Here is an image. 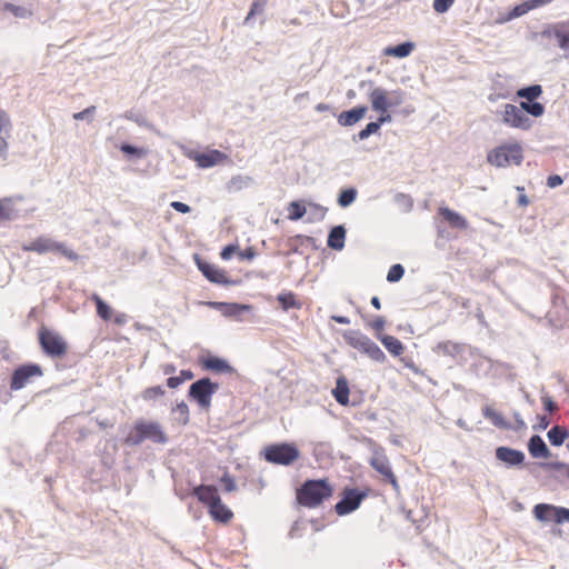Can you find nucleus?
Masks as SVG:
<instances>
[{
    "label": "nucleus",
    "mask_w": 569,
    "mask_h": 569,
    "mask_svg": "<svg viewBox=\"0 0 569 569\" xmlns=\"http://www.w3.org/2000/svg\"><path fill=\"white\" fill-rule=\"evenodd\" d=\"M502 122L509 127L522 130H529L533 121L520 109L512 103L505 104Z\"/></svg>",
    "instance_id": "9d476101"
},
{
    "label": "nucleus",
    "mask_w": 569,
    "mask_h": 569,
    "mask_svg": "<svg viewBox=\"0 0 569 569\" xmlns=\"http://www.w3.org/2000/svg\"><path fill=\"white\" fill-rule=\"evenodd\" d=\"M144 441L141 432L139 430H136L133 432H130L127 438L124 439V443L130 447L139 446Z\"/></svg>",
    "instance_id": "13d9d810"
},
{
    "label": "nucleus",
    "mask_w": 569,
    "mask_h": 569,
    "mask_svg": "<svg viewBox=\"0 0 569 569\" xmlns=\"http://www.w3.org/2000/svg\"><path fill=\"white\" fill-rule=\"evenodd\" d=\"M39 342L43 352L52 358H60L67 351V343L56 332L42 328L39 332Z\"/></svg>",
    "instance_id": "423d86ee"
},
{
    "label": "nucleus",
    "mask_w": 569,
    "mask_h": 569,
    "mask_svg": "<svg viewBox=\"0 0 569 569\" xmlns=\"http://www.w3.org/2000/svg\"><path fill=\"white\" fill-rule=\"evenodd\" d=\"M94 112H96V107L94 106H90V107L83 109L80 112L73 113L72 117H73L74 120H87L88 122H91Z\"/></svg>",
    "instance_id": "6e6d98bb"
},
{
    "label": "nucleus",
    "mask_w": 569,
    "mask_h": 569,
    "mask_svg": "<svg viewBox=\"0 0 569 569\" xmlns=\"http://www.w3.org/2000/svg\"><path fill=\"white\" fill-rule=\"evenodd\" d=\"M346 228L342 224L330 229L327 246L332 250H342L345 248Z\"/></svg>",
    "instance_id": "412c9836"
},
{
    "label": "nucleus",
    "mask_w": 569,
    "mask_h": 569,
    "mask_svg": "<svg viewBox=\"0 0 569 569\" xmlns=\"http://www.w3.org/2000/svg\"><path fill=\"white\" fill-rule=\"evenodd\" d=\"M495 457L506 468H521L526 460L523 451L507 446L497 447L495 450Z\"/></svg>",
    "instance_id": "9b49d317"
},
{
    "label": "nucleus",
    "mask_w": 569,
    "mask_h": 569,
    "mask_svg": "<svg viewBox=\"0 0 569 569\" xmlns=\"http://www.w3.org/2000/svg\"><path fill=\"white\" fill-rule=\"evenodd\" d=\"M377 339L393 357H398L403 352V345L396 337L390 335L377 333Z\"/></svg>",
    "instance_id": "bb28decb"
},
{
    "label": "nucleus",
    "mask_w": 569,
    "mask_h": 569,
    "mask_svg": "<svg viewBox=\"0 0 569 569\" xmlns=\"http://www.w3.org/2000/svg\"><path fill=\"white\" fill-rule=\"evenodd\" d=\"M120 151L123 152L127 156L134 157V158H142L147 154V151L143 148L136 147L133 144L123 142L120 144Z\"/></svg>",
    "instance_id": "a18cd8bd"
},
{
    "label": "nucleus",
    "mask_w": 569,
    "mask_h": 569,
    "mask_svg": "<svg viewBox=\"0 0 569 569\" xmlns=\"http://www.w3.org/2000/svg\"><path fill=\"white\" fill-rule=\"evenodd\" d=\"M220 482L223 486V490L226 492H232L237 490V485L233 478L228 472H224L222 475V477L220 478Z\"/></svg>",
    "instance_id": "052dcab7"
},
{
    "label": "nucleus",
    "mask_w": 569,
    "mask_h": 569,
    "mask_svg": "<svg viewBox=\"0 0 569 569\" xmlns=\"http://www.w3.org/2000/svg\"><path fill=\"white\" fill-rule=\"evenodd\" d=\"M202 366L206 370L214 372L231 373L234 370L227 360L216 356H209L203 359Z\"/></svg>",
    "instance_id": "b1692460"
},
{
    "label": "nucleus",
    "mask_w": 569,
    "mask_h": 569,
    "mask_svg": "<svg viewBox=\"0 0 569 569\" xmlns=\"http://www.w3.org/2000/svg\"><path fill=\"white\" fill-rule=\"evenodd\" d=\"M405 274V268L400 263L392 264L387 273L388 282H397Z\"/></svg>",
    "instance_id": "864d4df0"
},
{
    "label": "nucleus",
    "mask_w": 569,
    "mask_h": 569,
    "mask_svg": "<svg viewBox=\"0 0 569 569\" xmlns=\"http://www.w3.org/2000/svg\"><path fill=\"white\" fill-rule=\"evenodd\" d=\"M10 129H11V123L10 124H1L0 126V152L2 154H4L7 149H8V143H7V140H6V136L9 134Z\"/></svg>",
    "instance_id": "680f3d73"
},
{
    "label": "nucleus",
    "mask_w": 569,
    "mask_h": 569,
    "mask_svg": "<svg viewBox=\"0 0 569 569\" xmlns=\"http://www.w3.org/2000/svg\"><path fill=\"white\" fill-rule=\"evenodd\" d=\"M92 300L96 305L98 316L103 320L110 319V316H111L110 306L107 302H104L102 300V298L100 296H98L97 293L92 295Z\"/></svg>",
    "instance_id": "ea45409f"
},
{
    "label": "nucleus",
    "mask_w": 569,
    "mask_h": 569,
    "mask_svg": "<svg viewBox=\"0 0 569 569\" xmlns=\"http://www.w3.org/2000/svg\"><path fill=\"white\" fill-rule=\"evenodd\" d=\"M42 375V369L37 363L19 366L13 370L11 375L10 389L20 390L30 381L32 377H41Z\"/></svg>",
    "instance_id": "6e6552de"
},
{
    "label": "nucleus",
    "mask_w": 569,
    "mask_h": 569,
    "mask_svg": "<svg viewBox=\"0 0 569 569\" xmlns=\"http://www.w3.org/2000/svg\"><path fill=\"white\" fill-rule=\"evenodd\" d=\"M523 159L522 148L519 143L502 144L492 149L487 160L490 164L503 168L510 164H520Z\"/></svg>",
    "instance_id": "7ed1b4c3"
},
{
    "label": "nucleus",
    "mask_w": 569,
    "mask_h": 569,
    "mask_svg": "<svg viewBox=\"0 0 569 569\" xmlns=\"http://www.w3.org/2000/svg\"><path fill=\"white\" fill-rule=\"evenodd\" d=\"M277 301L283 311L301 308V302L297 301L296 295L291 291L279 293L277 296Z\"/></svg>",
    "instance_id": "2f4dec72"
},
{
    "label": "nucleus",
    "mask_w": 569,
    "mask_h": 569,
    "mask_svg": "<svg viewBox=\"0 0 569 569\" xmlns=\"http://www.w3.org/2000/svg\"><path fill=\"white\" fill-rule=\"evenodd\" d=\"M192 496H194L201 503L210 508L213 503L219 501L220 496L218 489L212 485H199L192 489Z\"/></svg>",
    "instance_id": "f3484780"
},
{
    "label": "nucleus",
    "mask_w": 569,
    "mask_h": 569,
    "mask_svg": "<svg viewBox=\"0 0 569 569\" xmlns=\"http://www.w3.org/2000/svg\"><path fill=\"white\" fill-rule=\"evenodd\" d=\"M541 400H542L543 409L548 413L552 415L553 412H556L558 410V406L551 399V397H549L548 395L542 396Z\"/></svg>",
    "instance_id": "e2e57ef3"
},
{
    "label": "nucleus",
    "mask_w": 569,
    "mask_h": 569,
    "mask_svg": "<svg viewBox=\"0 0 569 569\" xmlns=\"http://www.w3.org/2000/svg\"><path fill=\"white\" fill-rule=\"evenodd\" d=\"M237 250H238L237 244H228L221 250L220 257L223 260H228L237 252Z\"/></svg>",
    "instance_id": "0e129e2a"
},
{
    "label": "nucleus",
    "mask_w": 569,
    "mask_h": 569,
    "mask_svg": "<svg viewBox=\"0 0 569 569\" xmlns=\"http://www.w3.org/2000/svg\"><path fill=\"white\" fill-rule=\"evenodd\" d=\"M134 429L141 432L144 440L148 439L154 443L161 445L168 441V437L157 421H137Z\"/></svg>",
    "instance_id": "ddd939ff"
},
{
    "label": "nucleus",
    "mask_w": 569,
    "mask_h": 569,
    "mask_svg": "<svg viewBox=\"0 0 569 569\" xmlns=\"http://www.w3.org/2000/svg\"><path fill=\"white\" fill-rule=\"evenodd\" d=\"M240 260H252L256 257V251L252 247H248L238 253Z\"/></svg>",
    "instance_id": "338daca9"
},
{
    "label": "nucleus",
    "mask_w": 569,
    "mask_h": 569,
    "mask_svg": "<svg viewBox=\"0 0 569 569\" xmlns=\"http://www.w3.org/2000/svg\"><path fill=\"white\" fill-rule=\"evenodd\" d=\"M482 416L499 429L511 430L512 428V425L507 421L501 413L497 412L490 406H485L482 408Z\"/></svg>",
    "instance_id": "a878e982"
},
{
    "label": "nucleus",
    "mask_w": 569,
    "mask_h": 569,
    "mask_svg": "<svg viewBox=\"0 0 569 569\" xmlns=\"http://www.w3.org/2000/svg\"><path fill=\"white\" fill-rule=\"evenodd\" d=\"M197 162L199 168H211L224 160H228V156L217 149L209 150L208 152H194L189 156Z\"/></svg>",
    "instance_id": "2eb2a0df"
},
{
    "label": "nucleus",
    "mask_w": 569,
    "mask_h": 569,
    "mask_svg": "<svg viewBox=\"0 0 569 569\" xmlns=\"http://www.w3.org/2000/svg\"><path fill=\"white\" fill-rule=\"evenodd\" d=\"M164 393H166V390H164L163 387H161V386H153V387L146 388L141 392V398L144 401H152V400H156V399L162 397Z\"/></svg>",
    "instance_id": "37998d69"
},
{
    "label": "nucleus",
    "mask_w": 569,
    "mask_h": 569,
    "mask_svg": "<svg viewBox=\"0 0 569 569\" xmlns=\"http://www.w3.org/2000/svg\"><path fill=\"white\" fill-rule=\"evenodd\" d=\"M563 182V179L559 174H552L547 178V186L549 188H556L561 186Z\"/></svg>",
    "instance_id": "774afa93"
},
{
    "label": "nucleus",
    "mask_w": 569,
    "mask_h": 569,
    "mask_svg": "<svg viewBox=\"0 0 569 569\" xmlns=\"http://www.w3.org/2000/svg\"><path fill=\"white\" fill-rule=\"evenodd\" d=\"M124 118L136 122L140 127L151 128V124L149 123L147 118L140 112H136L133 110L127 111L124 113Z\"/></svg>",
    "instance_id": "603ef678"
},
{
    "label": "nucleus",
    "mask_w": 569,
    "mask_h": 569,
    "mask_svg": "<svg viewBox=\"0 0 569 569\" xmlns=\"http://www.w3.org/2000/svg\"><path fill=\"white\" fill-rule=\"evenodd\" d=\"M170 206L172 209L180 213H189L191 211L190 206L180 201H172Z\"/></svg>",
    "instance_id": "69168bd1"
},
{
    "label": "nucleus",
    "mask_w": 569,
    "mask_h": 569,
    "mask_svg": "<svg viewBox=\"0 0 569 569\" xmlns=\"http://www.w3.org/2000/svg\"><path fill=\"white\" fill-rule=\"evenodd\" d=\"M207 305L212 309L219 310L222 316L236 320H241V316L251 310V306L237 302L209 301Z\"/></svg>",
    "instance_id": "4468645a"
},
{
    "label": "nucleus",
    "mask_w": 569,
    "mask_h": 569,
    "mask_svg": "<svg viewBox=\"0 0 569 569\" xmlns=\"http://www.w3.org/2000/svg\"><path fill=\"white\" fill-rule=\"evenodd\" d=\"M520 109L531 117H541L545 112V106L536 100H527L520 102Z\"/></svg>",
    "instance_id": "473e14b6"
},
{
    "label": "nucleus",
    "mask_w": 569,
    "mask_h": 569,
    "mask_svg": "<svg viewBox=\"0 0 569 569\" xmlns=\"http://www.w3.org/2000/svg\"><path fill=\"white\" fill-rule=\"evenodd\" d=\"M542 94V87L540 84H531L523 88H520L517 91V96L519 98L526 100H536Z\"/></svg>",
    "instance_id": "c9c22d12"
},
{
    "label": "nucleus",
    "mask_w": 569,
    "mask_h": 569,
    "mask_svg": "<svg viewBox=\"0 0 569 569\" xmlns=\"http://www.w3.org/2000/svg\"><path fill=\"white\" fill-rule=\"evenodd\" d=\"M530 11V7L527 1H523L517 6H515L506 16L501 17L498 22L503 23L511 21L516 18H519Z\"/></svg>",
    "instance_id": "f704fd0d"
},
{
    "label": "nucleus",
    "mask_w": 569,
    "mask_h": 569,
    "mask_svg": "<svg viewBox=\"0 0 569 569\" xmlns=\"http://www.w3.org/2000/svg\"><path fill=\"white\" fill-rule=\"evenodd\" d=\"M532 513L538 521H551L553 520V505L538 503L533 507Z\"/></svg>",
    "instance_id": "7c9ffc66"
},
{
    "label": "nucleus",
    "mask_w": 569,
    "mask_h": 569,
    "mask_svg": "<svg viewBox=\"0 0 569 569\" xmlns=\"http://www.w3.org/2000/svg\"><path fill=\"white\" fill-rule=\"evenodd\" d=\"M539 467L543 470H563L565 476L569 479V463L562 461L540 462Z\"/></svg>",
    "instance_id": "09e8293b"
},
{
    "label": "nucleus",
    "mask_w": 569,
    "mask_h": 569,
    "mask_svg": "<svg viewBox=\"0 0 569 569\" xmlns=\"http://www.w3.org/2000/svg\"><path fill=\"white\" fill-rule=\"evenodd\" d=\"M380 130L379 123L376 121L369 122L362 130H360L357 134L352 137V140L356 142L357 140H366L371 134L377 133Z\"/></svg>",
    "instance_id": "a19ab883"
},
{
    "label": "nucleus",
    "mask_w": 569,
    "mask_h": 569,
    "mask_svg": "<svg viewBox=\"0 0 569 569\" xmlns=\"http://www.w3.org/2000/svg\"><path fill=\"white\" fill-rule=\"evenodd\" d=\"M208 512L214 521L221 523H227L233 516L232 511L222 503L221 499L210 506Z\"/></svg>",
    "instance_id": "393cba45"
},
{
    "label": "nucleus",
    "mask_w": 569,
    "mask_h": 569,
    "mask_svg": "<svg viewBox=\"0 0 569 569\" xmlns=\"http://www.w3.org/2000/svg\"><path fill=\"white\" fill-rule=\"evenodd\" d=\"M415 49V43L411 41H405L397 46H390L385 48L383 53L389 57H396V58H406L410 56V53Z\"/></svg>",
    "instance_id": "cd10ccee"
},
{
    "label": "nucleus",
    "mask_w": 569,
    "mask_h": 569,
    "mask_svg": "<svg viewBox=\"0 0 569 569\" xmlns=\"http://www.w3.org/2000/svg\"><path fill=\"white\" fill-rule=\"evenodd\" d=\"M366 497V491L356 488H345L341 499L335 506V511L339 516L349 515L359 508Z\"/></svg>",
    "instance_id": "0eeeda50"
},
{
    "label": "nucleus",
    "mask_w": 569,
    "mask_h": 569,
    "mask_svg": "<svg viewBox=\"0 0 569 569\" xmlns=\"http://www.w3.org/2000/svg\"><path fill=\"white\" fill-rule=\"evenodd\" d=\"M439 214L448 221V223L456 229L466 230L469 226L467 219L459 212L453 211L447 207L439 208Z\"/></svg>",
    "instance_id": "aec40b11"
},
{
    "label": "nucleus",
    "mask_w": 569,
    "mask_h": 569,
    "mask_svg": "<svg viewBox=\"0 0 569 569\" xmlns=\"http://www.w3.org/2000/svg\"><path fill=\"white\" fill-rule=\"evenodd\" d=\"M4 10L11 12L17 18H29L32 14V12L26 7L16 6L9 2L4 4Z\"/></svg>",
    "instance_id": "3c124183"
},
{
    "label": "nucleus",
    "mask_w": 569,
    "mask_h": 569,
    "mask_svg": "<svg viewBox=\"0 0 569 569\" xmlns=\"http://www.w3.org/2000/svg\"><path fill=\"white\" fill-rule=\"evenodd\" d=\"M369 100L371 102L372 110L380 113V116L378 117V119L376 121L377 123H379V127L381 128V126L383 123L391 122L392 117L388 112L389 108L386 107L385 100L382 98V93L377 94V96L372 97V99H369Z\"/></svg>",
    "instance_id": "5701e85b"
},
{
    "label": "nucleus",
    "mask_w": 569,
    "mask_h": 569,
    "mask_svg": "<svg viewBox=\"0 0 569 569\" xmlns=\"http://www.w3.org/2000/svg\"><path fill=\"white\" fill-rule=\"evenodd\" d=\"M343 339L352 348L363 352L369 342L371 341L366 335L358 330H349L343 333Z\"/></svg>",
    "instance_id": "4be33fe9"
},
{
    "label": "nucleus",
    "mask_w": 569,
    "mask_h": 569,
    "mask_svg": "<svg viewBox=\"0 0 569 569\" xmlns=\"http://www.w3.org/2000/svg\"><path fill=\"white\" fill-rule=\"evenodd\" d=\"M262 456L272 465L290 466L300 457V451L293 442H278L267 446Z\"/></svg>",
    "instance_id": "f03ea898"
},
{
    "label": "nucleus",
    "mask_w": 569,
    "mask_h": 569,
    "mask_svg": "<svg viewBox=\"0 0 569 569\" xmlns=\"http://www.w3.org/2000/svg\"><path fill=\"white\" fill-rule=\"evenodd\" d=\"M288 211V218L292 221H296L306 214V207L298 201H292L289 203Z\"/></svg>",
    "instance_id": "c03bdc74"
},
{
    "label": "nucleus",
    "mask_w": 569,
    "mask_h": 569,
    "mask_svg": "<svg viewBox=\"0 0 569 569\" xmlns=\"http://www.w3.org/2000/svg\"><path fill=\"white\" fill-rule=\"evenodd\" d=\"M553 521L557 525L569 523V508L553 505Z\"/></svg>",
    "instance_id": "de8ad7c7"
},
{
    "label": "nucleus",
    "mask_w": 569,
    "mask_h": 569,
    "mask_svg": "<svg viewBox=\"0 0 569 569\" xmlns=\"http://www.w3.org/2000/svg\"><path fill=\"white\" fill-rule=\"evenodd\" d=\"M370 466L387 480L398 492L400 487L393 475L390 461L382 450H376L369 460Z\"/></svg>",
    "instance_id": "1a4fd4ad"
},
{
    "label": "nucleus",
    "mask_w": 569,
    "mask_h": 569,
    "mask_svg": "<svg viewBox=\"0 0 569 569\" xmlns=\"http://www.w3.org/2000/svg\"><path fill=\"white\" fill-rule=\"evenodd\" d=\"M565 30V22H558L556 24L549 26L547 29H545L541 34L545 38H551L555 37L557 39L558 32H563Z\"/></svg>",
    "instance_id": "4d7b16f0"
},
{
    "label": "nucleus",
    "mask_w": 569,
    "mask_h": 569,
    "mask_svg": "<svg viewBox=\"0 0 569 569\" xmlns=\"http://www.w3.org/2000/svg\"><path fill=\"white\" fill-rule=\"evenodd\" d=\"M569 437V431L559 425L552 426L547 432V438L551 446L560 447L563 445L565 440Z\"/></svg>",
    "instance_id": "c756f323"
},
{
    "label": "nucleus",
    "mask_w": 569,
    "mask_h": 569,
    "mask_svg": "<svg viewBox=\"0 0 569 569\" xmlns=\"http://www.w3.org/2000/svg\"><path fill=\"white\" fill-rule=\"evenodd\" d=\"M367 111V106H357L350 110L342 111L338 116V123L342 127H351L363 119Z\"/></svg>",
    "instance_id": "6ab92c4d"
},
{
    "label": "nucleus",
    "mask_w": 569,
    "mask_h": 569,
    "mask_svg": "<svg viewBox=\"0 0 569 569\" xmlns=\"http://www.w3.org/2000/svg\"><path fill=\"white\" fill-rule=\"evenodd\" d=\"M559 48L563 51L565 58H569V22H565L563 32L557 33Z\"/></svg>",
    "instance_id": "79ce46f5"
},
{
    "label": "nucleus",
    "mask_w": 569,
    "mask_h": 569,
    "mask_svg": "<svg viewBox=\"0 0 569 569\" xmlns=\"http://www.w3.org/2000/svg\"><path fill=\"white\" fill-rule=\"evenodd\" d=\"M437 350L438 352L453 357L461 351V346L451 341L439 342Z\"/></svg>",
    "instance_id": "49530a36"
},
{
    "label": "nucleus",
    "mask_w": 569,
    "mask_h": 569,
    "mask_svg": "<svg viewBox=\"0 0 569 569\" xmlns=\"http://www.w3.org/2000/svg\"><path fill=\"white\" fill-rule=\"evenodd\" d=\"M23 251H33L39 254L47 252H58L70 261H77L79 254L69 249L64 243L52 240L48 237H39L33 241L22 246Z\"/></svg>",
    "instance_id": "20e7f679"
},
{
    "label": "nucleus",
    "mask_w": 569,
    "mask_h": 569,
    "mask_svg": "<svg viewBox=\"0 0 569 569\" xmlns=\"http://www.w3.org/2000/svg\"><path fill=\"white\" fill-rule=\"evenodd\" d=\"M357 194V190L352 187L342 189L338 194L337 202L341 208H347L355 202Z\"/></svg>",
    "instance_id": "e433bc0d"
},
{
    "label": "nucleus",
    "mask_w": 569,
    "mask_h": 569,
    "mask_svg": "<svg viewBox=\"0 0 569 569\" xmlns=\"http://www.w3.org/2000/svg\"><path fill=\"white\" fill-rule=\"evenodd\" d=\"M194 260L198 269L201 271L203 277L212 283L230 286L234 282L226 276V272L217 266L200 259L197 254Z\"/></svg>",
    "instance_id": "f8f14e48"
},
{
    "label": "nucleus",
    "mask_w": 569,
    "mask_h": 569,
    "mask_svg": "<svg viewBox=\"0 0 569 569\" xmlns=\"http://www.w3.org/2000/svg\"><path fill=\"white\" fill-rule=\"evenodd\" d=\"M529 455L533 459H547L551 457V451L539 435H532L527 443Z\"/></svg>",
    "instance_id": "a211bd4d"
},
{
    "label": "nucleus",
    "mask_w": 569,
    "mask_h": 569,
    "mask_svg": "<svg viewBox=\"0 0 569 569\" xmlns=\"http://www.w3.org/2000/svg\"><path fill=\"white\" fill-rule=\"evenodd\" d=\"M173 411L179 415V421L182 425H187L189 422V407L184 401L177 403Z\"/></svg>",
    "instance_id": "5fc2aeb1"
},
{
    "label": "nucleus",
    "mask_w": 569,
    "mask_h": 569,
    "mask_svg": "<svg viewBox=\"0 0 569 569\" xmlns=\"http://www.w3.org/2000/svg\"><path fill=\"white\" fill-rule=\"evenodd\" d=\"M267 6V0H253V2L250 6V10L244 18L243 24L250 26L252 24V19L256 16L262 14L264 11V8Z\"/></svg>",
    "instance_id": "4c0bfd02"
},
{
    "label": "nucleus",
    "mask_w": 569,
    "mask_h": 569,
    "mask_svg": "<svg viewBox=\"0 0 569 569\" xmlns=\"http://www.w3.org/2000/svg\"><path fill=\"white\" fill-rule=\"evenodd\" d=\"M332 492L327 479H309L297 490V500L303 507L315 508L331 497Z\"/></svg>",
    "instance_id": "f257e3e1"
},
{
    "label": "nucleus",
    "mask_w": 569,
    "mask_h": 569,
    "mask_svg": "<svg viewBox=\"0 0 569 569\" xmlns=\"http://www.w3.org/2000/svg\"><path fill=\"white\" fill-rule=\"evenodd\" d=\"M332 396L336 401L346 406L349 402V387L345 377H339L336 381V387L332 389Z\"/></svg>",
    "instance_id": "c85d7f7f"
},
{
    "label": "nucleus",
    "mask_w": 569,
    "mask_h": 569,
    "mask_svg": "<svg viewBox=\"0 0 569 569\" xmlns=\"http://www.w3.org/2000/svg\"><path fill=\"white\" fill-rule=\"evenodd\" d=\"M381 93H382V98L385 100L386 107L389 109L397 108V107L401 106L406 100V92L403 90L396 89V90L387 91L386 89H383L381 87L372 88L369 93V99H372V97H375L377 94H381Z\"/></svg>",
    "instance_id": "dca6fc26"
},
{
    "label": "nucleus",
    "mask_w": 569,
    "mask_h": 569,
    "mask_svg": "<svg viewBox=\"0 0 569 569\" xmlns=\"http://www.w3.org/2000/svg\"><path fill=\"white\" fill-rule=\"evenodd\" d=\"M395 203H397L405 212H409L412 209V198L406 193H397L393 197Z\"/></svg>",
    "instance_id": "8fccbe9b"
},
{
    "label": "nucleus",
    "mask_w": 569,
    "mask_h": 569,
    "mask_svg": "<svg viewBox=\"0 0 569 569\" xmlns=\"http://www.w3.org/2000/svg\"><path fill=\"white\" fill-rule=\"evenodd\" d=\"M362 353L367 355L371 360H373L376 362L382 363L386 361L385 352L372 340L369 342V345L367 346V348L365 349V351Z\"/></svg>",
    "instance_id": "58836bf2"
},
{
    "label": "nucleus",
    "mask_w": 569,
    "mask_h": 569,
    "mask_svg": "<svg viewBox=\"0 0 569 569\" xmlns=\"http://www.w3.org/2000/svg\"><path fill=\"white\" fill-rule=\"evenodd\" d=\"M218 389V383L212 382L208 377H203L190 385L188 397L196 401L200 408L208 409L211 405V398Z\"/></svg>",
    "instance_id": "39448f33"
},
{
    "label": "nucleus",
    "mask_w": 569,
    "mask_h": 569,
    "mask_svg": "<svg viewBox=\"0 0 569 569\" xmlns=\"http://www.w3.org/2000/svg\"><path fill=\"white\" fill-rule=\"evenodd\" d=\"M453 2L455 0H433L432 8L437 13H446Z\"/></svg>",
    "instance_id": "bf43d9fd"
},
{
    "label": "nucleus",
    "mask_w": 569,
    "mask_h": 569,
    "mask_svg": "<svg viewBox=\"0 0 569 569\" xmlns=\"http://www.w3.org/2000/svg\"><path fill=\"white\" fill-rule=\"evenodd\" d=\"M252 182V179L248 176H233L228 182H227V190L229 192H236L240 191L243 188L248 187Z\"/></svg>",
    "instance_id": "72a5a7b5"
}]
</instances>
